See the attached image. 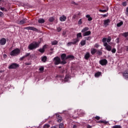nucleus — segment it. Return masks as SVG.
<instances>
[{"label":"nucleus","mask_w":128,"mask_h":128,"mask_svg":"<svg viewBox=\"0 0 128 128\" xmlns=\"http://www.w3.org/2000/svg\"><path fill=\"white\" fill-rule=\"evenodd\" d=\"M102 42L104 43V46H106L108 43L106 42V38H104L102 40Z\"/></svg>","instance_id":"obj_23"},{"label":"nucleus","mask_w":128,"mask_h":128,"mask_svg":"<svg viewBox=\"0 0 128 128\" xmlns=\"http://www.w3.org/2000/svg\"><path fill=\"white\" fill-rule=\"evenodd\" d=\"M123 76L125 80H128V70L125 71L123 73Z\"/></svg>","instance_id":"obj_9"},{"label":"nucleus","mask_w":128,"mask_h":128,"mask_svg":"<svg viewBox=\"0 0 128 128\" xmlns=\"http://www.w3.org/2000/svg\"><path fill=\"white\" fill-rule=\"evenodd\" d=\"M110 19H107L104 20V24L106 27L107 26H108V24H110Z\"/></svg>","instance_id":"obj_11"},{"label":"nucleus","mask_w":128,"mask_h":128,"mask_svg":"<svg viewBox=\"0 0 128 128\" xmlns=\"http://www.w3.org/2000/svg\"><path fill=\"white\" fill-rule=\"evenodd\" d=\"M80 44L82 46H84L86 44V40H82L80 42Z\"/></svg>","instance_id":"obj_31"},{"label":"nucleus","mask_w":128,"mask_h":128,"mask_svg":"<svg viewBox=\"0 0 128 128\" xmlns=\"http://www.w3.org/2000/svg\"><path fill=\"white\" fill-rule=\"evenodd\" d=\"M77 38H82V33L80 32L78 33L76 35Z\"/></svg>","instance_id":"obj_37"},{"label":"nucleus","mask_w":128,"mask_h":128,"mask_svg":"<svg viewBox=\"0 0 128 128\" xmlns=\"http://www.w3.org/2000/svg\"><path fill=\"white\" fill-rule=\"evenodd\" d=\"M62 30V28H60V27H58L57 28V31L58 32H60Z\"/></svg>","instance_id":"obj_46"},{"label":"nucleus","mask_w":128,"mask_h":128,"mask_svg":"<svg viewBox=\"0 0 128 128\" xmlns=\"http://www.w3.org/2000/svg\"><path fill=\"white\" fill-rule=\"evenodd\" d=\"M76 128V126L74 125V126H73V128Z\"/></svg>","instance_id":"obj_63"},{"label":"nucleus","mask_w":128,"mask_h":128,"mask_svg":"<svg viewBox=\"0 0 128 128\" xmlns=\"http://www.w3.org/2000/svg\"><path fill=\"white\" fill-rule=\"evenodd\" d=\"M20 54V50L17 48L12 50L10 53V55L12 56H18Z\"/></svg>","instance_id":"obj_2"},{"label":"nucleus","mask_w":128,"mask_h":128,"mask_svg":"<svg viewBox=\"0 0 128 128\" xmlns=\"http://www.w3.org/2000/svg\"><path fill=\"white\" fill-rule=\"evenodd\" d=\"M100 64L101 66H106L108 60L106 59L101 60H100Z\"/></svg>","instance_id":"obj_5"},{"label":"nucleus","mask_w":128,"mask_h":128,"mask_svg":"<svg viewBox=\"0 0 128 128\" xmlns=\"http://www.w3.org/2000/svg\"><path fill=\"white\" fill-rule=\"evenodd\" d=\"M96 52L98 56H102V52L100 50H98Z\"/></svg>","instance_id":"obj_34"},{"label":"nucleus","mask_w":128,"mask_h":128,"mask_svg":"<svg viewBox=\"0 0 128 128\" xmlns=\"http://www.w3.org/2000/svg\"><path fill=\"white\" fill-rule=\"evenodd\" d=\"M39 46H40V43L38 42H34L28 45V48L30 50H34L36 48H38Z\"/></svg>","instance_id":"obj_1"},{"label":"nucleus","mask_w":128,"mask_h":128,"mask_svg":"<svg viewBox=\"0 0 128 128\" xmlns=\"http://www.w3.org/2000/svg\"><path fill=\"white\" fill-rule=\"evenodd\" d=\"M54 18H53V17H51V18H49V21H50V22H54Z\"/></svg>","instance_id":"obj_48"},{"label":"nucleus","mask_w":128,"mask_h":128,"mask_svg":"<svg viewBox=\"0 0 128 128\" xmlns=\"http://www.w3.org/2000/svg\"><path fill=\"white\" fill-rule=\"evenodd\" d=\"M2 70H0V74L2 73Z\"/></svg>","instance_id":"obj_64"},{"label":"nucleus","mask_w":128,"mask_h":128,"mask_svg":"<svg viewBox=\"0 0 128 128\" xmlns=\"http://www.w3.org/2000/svg\"><path fill=\"white\" fill-rule=\"evenodd\" d=\"M92 128V126H90V125L87 126V128Z\"/></svg>","instance_id":"obj_59"},{"label":"nucleus","mask_w":128,"mask_h":128,"mask_svg":"<svg viewBox=\"0 0 128 128\" xmlns=\"http://www.w3.org/2000/svg\"><path fill=\"white\" fill-rule=\"evenodd\" d=\"M98 124H108V122L104 120H100L97 122Z\"/></svg>","instance_id":"obj_29"},{"label":"nucleus","mask_w":128,"mask_h":128,"mask_svg":"<svg viewBox=\"0 0 128 128\" xmlns=\"http://www.w3.org/2000/svg\"><path fill=\"white\" fill-rule=\"evenodd\" d=\"M103 16L106 18V16H108V14H104Z\"/></svg>","instance_id":"obj_62"},{"label":"nucleus","mask_w":128,"mask_h":128,"mask_svg":"<svg viewBox=\"0 0 128 128\" xmlns=\"http://www.w3.org/2000/svg\"><path fill=\"white\" fill-rule=\"evenodd\" d=\"M104 46H105L106 50H108V52H110V50H112V46H110L108 44L106 45H104Z\"/></svg>","instance_id":"obj_13"},{"label":"nucleus","mask_w":128,"mask_h":128,"mask_svg":"<svg viewBox=\"0 0 128 128\" xmlns=\"http://www.w3.org/2000/svg\"><path fill=\"white\" fill-rule=\"evenodd\" d=\"M98 46H100V45L98 44H96L94 45V47L96 48H98Z\"/></svg>","instance_id":"obj_52"},{"label":"nucleus","mask_w":128,"mask_h":128,"mask_svg":"<svg viewBox=\"0 0 128 128\" xmlns=\"http://www.w3.org/2000/svg\"><path fill=\"white\" fill-rule=\"evenodd\" d=\"M95 118H96V120H100V116H96L95 117Z\"/></svg>","instance_id":"obj_51"},{"label":"nucleus","mask_w":128,"mask_h":128,"mask_svg":"<svg viewBox=\"0 0 128 128\" xmlns=\"http://www.w3.org/2000/svg\"><path fill=\"white\" fill-rule=\"evenodd\" d=\"M112 52L113 54H116V48H113L112 50Z\"/></svg>","instance_id":"obj_47"},{"label":"nucleus","mask_w":128,"mask_h":128,"mask_svg":"<svg viewBox=\"0 0 128 128\" xmlns=\"http://www.w3.org/2000/svg\"><path fill=\"white\" fill-rule=\"evenodd\" d=\"M68 78H68V76H66L65 78H64V82H68Z\"/></svg>","instance_id":"obj_39"},{"label":"nucleus","mask_w":128,"mask_h":128,"mask_svg":"<svg viewBox=\"0 0 128 128\" xmlns=\"http://www.w3.org/2000/svg\"><path fill=\"white\" fill-rule=\"evenodd\" d=\"M54 60L55 64L56 65L60 64V58L58 56L55 57L54 58Z\"/></svg>","instance_id":"obj_4"},{"label":"nucleus","mask_w":128,"mask_h":128,"mask_svg":"<svg viewBox=\"0 0 128 128\" xmlns=\"http://www.w3.org/2000/svg\"><path fill=\"white\" fill-rule=\"evenodd\" d=\"M82 24V19H80L78 22V24Z\"/></svg>","instance_id":"obj_45"},{"label":"nucleus","mask_w":128,"mask_h":128,"mask_svg":"<svg viewBox=\"0 0 128 128\" xmlns=\"http://www.w3.org/2000/svg\"><path fill=\"white\" fill-rule=\"evenodd\" d=\"M4 56V58H6L7 56H6V54H4V56Z\"/></svg>","instance_id":"obj_58"},{"label":"nucleus","mask_w":128,"mask_h":128,"mask_svg":"<svg viewBox=\"0 0 128 128\" xmlns=\"http://www.w3.org/2000/svg\"><path fill=\"white\" fill-rule=\"evenodd\" d=\"M128 4H127V3H126V2H123L122 3V5L124 6H126V5H127Z\"/></svg>","instance_id":"obj_43"},{"label":"nucleus","mask_w":128,"mask_h":128,"mask_svg":"<svg viewBox=\"0 0 128 128\" xmlns=\"http://www.w3.org/2000/svg\"><path fill=\"white\" fill-rule=\"evenodd\" d=\"M60 22H66V16L64 15H62L60 18Z\"/></svg>","instance_id":"obj_12"},{"label":"nucleus","mask_w":128,"mask_h":128,"mask_svg":"<svg viewBox=\"0 0 128 128\" xmlns=\"http://www.w3.org/2000/svg\"><path fill=\"white\" fill-rule=\"evenodd\" d=\"M52 46H56V44H58V41L57 40H54L52 42Z\"/></svg>","instance_id":"obj_32"},{"label":"nucleus","mask_w":128,"mask_h":128,"mask_svg":"<svg viewBox=\"0 0 128 128\" xmlns=\"http://www.w3.org/2000/svg\"><path fill=\"white\" fill-rule=\"evenodd\" d=\"M44 128H50V125L48 124H45L44 126H43Z\"/></svg>","instance_id":"obj_30"},{"label":"nucleus","mask_w":128,"mask_h":128,"mask_svg":"<svg viewBox=\"0 0 128 128\" xmlns=\"http://www.w3.org/2000/svg\"><path fill=\"white\" fill-rule=\"evenodd\" d=\"M122 24H124V22L121 21L119 23L117 24L116 26L118 28H120V26H122Z\"/></svg>","instance_id":"obj_28"},{"label":"nucleus","mask_w":128,"mask_h":128,"mask_svg":"<svg viewBox=\"0 0 128 128\" xmlns=\"http://www.w3.org/2000/svg\"><path fill=\"white\" fill-rule=\"evenodd\" d=\"M97 50L96 48H91V54H96V52Z\"/></svg>","instance_id":"obj_19"},{"label":"nucleus","mask_w":128,"mask_h":128,"mask_svg":"<svg viewBox=\"0 0 128 128\" xmlns=\"http://www.w3.org/2000/svg\"><path fill=\"white\" fill-rule=\"evenodd\" d=\"M90 56V52H88L86 53V54L84 56V58L85 60H88Z\"/></svg>","instance_id":"obj_17"},{"label":"nucleus","mask_w":128,"mask_h":128,"mask_svg":"<svg viewBox=\"0 0 128 128\" xmlns=\"http://www.w3.org/2000/svg\"><path fill=\"white\" fill-rule=\"evenodd\" d=\"M30 56V53H26L24 56L25 58H28V56Z\"/></svg>","instance_id":"obj_42"},{"label":"nucleus","mask_w":128,"mask_h":128,"mask_svg":"<svg viewBox=\"0 0 128 128\" xmlns=\"http://www.w3.org/2000/svg\"><path fill=\"white\" fill-rule=\"evenodd\" d=\"M26 20H28V19H26V18H24L22 20H20V21L18 22V24H24L26 22Z\"/></svg>","instance_id":"obj_8"},{"label":"nucleus","mask_w":128,"mask_h":128,"mask_svg":"<svg viewBox=\"0 0 128 128\" xmlns=\"http://www.w3.org/2000/svg\"><path fill=\"white\" fill-rule=\"evenodd\" d=\"M18 64L16 63H12L10 66H8V68H9V70L16 69V68H18Z\"/></svg>","instance_id":"obj_3"},{"label":"nucleus","mask_w":128,"mask_h":128,"mask_svg":"<svg viewBox=\"0 0 128 128\" xmlns=\"http://www.w3.org/2000/svg\"><path fill=\"white\" fill-rule=\"evenodd\" d=\"M44 48H46V46H44L42 48H40L39 50H38V52H40L44 54Z\"/></svg>","instance_id":"obj_18"},{"label":"nucleus","mask_w":128,"mask_h":128,"mask_svg":"<svg viewBox=\"0 0 128 128\" xmlns=\"http://www.w3.org/2000/svg\"><path fill=\"white\" fill-rule=\"evenodd\" d=\"M126 14L128 16V7H127L126 8Z\"/></svg>","instance_id":"obj_49"},{"label":"nucleus","mask_w":128,"mask_h":128,"mask_svg":"<svg viewBox=\"0 0 128 128\" xmlns=\"http://www.w3.org/2000/svg\"><path fill=\"white\" fill-rule=\"evenodd\" d=\"M6 44V40L4 38H2L0 40V46H4Z\"/></svg>","instance_id":"obj_7"},{"label":"nucleus","mask_w":128,"mask_h":128,"mask_svg":"<svg viewBox=\"0 0 128 128\" xmlns=\"http://www.w3.org/2000/svg\"><path fill=\"white\" fill-rule=\"evenodd\" d=\"M72 44H74L72 42H69L67 44V46H72Z\"/></svg>","instance_id":"obj_41"},{"label":"nucleus","mask_w":128,"mask_h":128,"mask_svg":"<svg viewBox=\"0 0 128 128\" xmlns=\"http://www.w3.org/2000/svg\"><path fill=\"white\" fill-rule=\"evenodd\" d=\"M86 40H90V36H88V37H86Z\"/></svg>","instance_id":"obj_60"},{"label":"nucleus","mask_w":128,"mask_h":128,"mask_svg":"<svg viewBox=\"0 0 128 128\" xmlns=\"http://www.w3.org/2000/svg\"><path fill=\"white\" fill-rule=\"evenodd\" d=\"M47 58H46V56H44L42 57V61L43 62H46Z\"/></svg>","instance_id":"obj_21"},{"label":"nucleus","mask_w":128,"mask_h":128,"mask_svg":"<svg viewBox=\"0 0 128 128\" xmlns=\"http://www.w3.org/2000/svg\"><path fill=\"white\" fill-rule=\"evenodd\" d=\"M112 40V38H110V36L108 37V38L106 39L107 42H110Z\"/></svg>","instance_id":"obj_40"},{"label":"nucleus","mask_w":128,"mask_h":128,"mask_svg":"<svg viewBox=\"0 0 128 128\" xmlns=\"http://www.w3.org/2000/svg\"><path fill=\"white\" fill-rule=\"evenodd\" d=\"M24 58H26V57L24 56H23L20 58V60H24Z\"/></svg>","instance_id":"obj_50"},{"label":"nucleus","mask_w":128,"mask_h":128,"mask_svg":"<svg viewBox=\"0 0 128 128\" xmlns=\"http://www.w3.org/2000/svg\"><path fill=\"white\" fill-rule=\"evenodd\" d=\"M123 36H124V38H126V40H128V32L124 33L122 34Z\"/></svg>","instance_id":"obj_25"},{"label":"nucleus","mask_w":128,"mask_h":128,"mask_svg":"<svg viewBox=\"0 0 128 128\" xmlns=\"http://www.w3.org/2000/svg\"><path fill=\"white\" fill-rule=\"evenodd\" d=\"M72 4H75V5L77 4L76 3V2H72Z\"/></svg>","instance_id":"obj_57"},{"label":"nucleus","mask_w":128,"mask_h":128,"mask_svg":"<svg viewBox=\"0 0 128 128\" xmlns=\"http://www.w3.org/2000/svg\"><path fill=\"white\" fill-rule=\"evenodd\" d=\"M88 20L89 22H90V20H92V17H90L88 18Z\"/></svg>","instance_id":"obj_54"},{"label":"nucleus","mask_w":128,"mask_h":128,"mask_svg":"<svg viewBox=\"0 0 128 128\" xmlns=\"http://www.w3.org/2000/svg\"><path fill=\"white\" fill-rule=\"evenodd\" d=\"M4 16V13L2 12H0V18Z\"/></svg>","instance_id":"obj_53"},{"label":"nucleus","mask_w":128,"mask_h":128,"mask_svg":"<svg viewBox=\"0 0 128 128\" xmlns=\"http://www.w3.org/2000/svg\"><path fill=\"white\" fill-rule=\"evenodd\" d=\"M60 64H66V60H63V61L60 62Z\"/></svg>","instance_id":"obj_44"},{"label":"nucleus","mask_w":128,"mask_h":128,"mask_svg":"<svg viewBox=\"0 0 128 128\" xmlns=\"http://www.w3.org/2000/svg\"><path fill=\"white\" fill-rule=\"evenodd\" d=\"M66 31H64L62 34H63V36H66Z\"/></svg>","instance_id":"obj_55"},{"label":"nucleus","mask_w":128,"mask_h":128,"mask_svg":"<svg viewBox=\"0 0 128 128\" xmlns=\"http://www.w3.org/2000/svg\"><path fill=\"white\" fill-rule=\"evenodd\" d=\"M100 74H102V72H98L95 74L94 76H95L96 78H98V76H100Z\"/></svg>","instance_id":"obj_26"},{"label":"nucleus","mask_w":128,"mask_h":128,"mask_svg":"<svg viewBox=\"0 0 128 128\" xmlns=\"http://www.w3.org/2000/svg\"><path fill=\"white\" fill-rule=\"evenodd\" d=\"M92 34V32L90 31H86V32H84L83 33V36H90Z\"/></svg>","instance_id":"obj_16"},{"label":"nucleus","mask_w":128,"mask_h":128,"mask_svg":"<svg viewBox=\"0 0 128 128\" xmlns=\"http://www.w3.org/2000/svg\"><path fill=\"white\" fill-rule=\"evenodd\" d=\"M88 30H90V28L88 27H85L82 30V32H83V34L84 32H88Z\"/></svg>","instance_id":"obj_20"},{"label":"nucleus","mask_w":128,"mask_h":128,"mask_svg":"<svg viewBox=\"0 0 128 128\" xmlns=\"http://www.w3.org/2000/svg\"><path fill=\"white\" fill-rule=\"evenodd\" d=\"M66 54H63L61 55V60H66Z\"/></svg>","instance_id":"obj_15"},{"label":"nucleus","mask_w":128,"mask_h":128,"mask_svg":"<svg viewBox=\"0 0 128 128\" xmlns=\"http://www.w3.org/2000/svg\"><path fill=\"white\" fill-rule=\"evenodd\" d=\"M74 57L72 55H68L66 56V59L68 60V58H70L71 60H73Z\"/></svg>","instance_id":"obj_24"},{"label":"nucleus","mask_w":128,"mask_h":128,"mask_svg":"<svg viewBox=\"0 0 128 128\" xmlns=\"http://www.w3.org/2000/svg\"><path fill=\"white\" fill-rule=\"evenodd\" d=\"M108 8H107L106 10H99V12H108Z\"/></svg>","instance_id":"obj_27"},{"label":"nucleus","mask_w":128,"mask_h":128,"mask_svg":"<svg viewBox=\"0 0 128 128\" xmlns=\"http://www.w3.org/2000/svg\"><path fill=\"white\" fill-rule=\"evenodd\" d=\"M44 66H42L40 67L39 68V70H40V72H44Z\"/></svg>","instance_id":"obj_38"},{"label":"nucleus","mask_w":128,"mask_h":128,"mask_svg":"<svg viewBox=\"0 0 128 128\" xmlns=\"http://www.w3.org/2000/svg\"><path fill=\"white\" fill-rule=\"evenodd\" d=\"M24 30H34V32H38V29L32 26H28L24 28Z\"/></svg>","instance_id":"obj_6"},{"label":"nucleus","mask_w":128,"mask_h":128,"mask_svg":"<svg viewBox=\"0 0 128 128\" xmlns=\"http://www.w3.org/2000/svg\"><path fill=\"white\" fill-rule=\"evenodd\" d=\"M58 128H64V124L60 123L58 126Z\"/></svg>","instance_id":"obj_36"},{"label":"nucleus","mask_w":128,"mask_h":128,"mask_svg":"<svg viewBox=\"0 0 128 128\" xmlns=\"http://www.w3.org/2000/svg\"><path fill=\"white\" fill-rule=\"evenodd\" d=\"M0 10L3 12H8V10H6V8H2V7H1L0 8Z\"/></svg>","instance_id":"obj_35"},{"label":"nucleus","mask_w":128,"mask_h":128,"mask_svg":"<svg viewBox=\"0 0 128 128\" xmlns=\"http://www.w3.org/2000/svg\"><path fill=\"white\" fill-rule=\"evenodd\" d=\"M56 116L58 122H61L62 120V116H60V115L59 114H56Z\"/></svg>","instance_id":"obj_10"},{"label":"nucleus","mask_w":128,"mask_h":128,"mask_svg":"<svg viewBox=\"0 0 128 128\" xmlns=\"http://www.w3.org/2000/svg\"><path fill=\"white\" fill-rule=\"evenodd\" d=\"M80 42V39L78 38H76L75 39H74L72 40V44H78V42Z\"/></svg>","instance_id":"obj_14"},{"label":"nucleus","mask_w":128,"mask_h":128,"mask_svg":"<svg viewBox=\"0 0 128 128\" xmlns=\"http://www.w3.org/2000/svg\"><path fill=\"white\" fill-rule=\"evenodd\" d=\"M86 18H90V14H87V15H86Z\"/></svg>","instance_id":"obj_56"},{"label":"nucleus","mask_w":128,"mask_h":128,"mask_svg":"<svg viewBox=\"0 0 128 128\" xmlns=\"http://www.w3.org/2000/svg\"><path fill=\"white\" fill-rule=\"evenodd\" d=\"M38 22L39 24H44V18H40L38 20Z\"/></svg>","instance_id":"obj_22"},{"label":"nucleus","mask_w":128,"mask_h":128,"mask_svg":"<svg viewBox=\"0 0 128 128\" xmlns=\"http://www.w3.org/2000/svg\"><path fill=\"white\" fill-rule=\"evenodd\" d=\"M76 18V15H74V16H72V18Z\"/></svg>","instance_id":"obj_61"},{"label":"nucleus","mask_w":128,"mask_h":128,"mask_svg":"<svg viewBox=\"0 0 128 128\" xmlns=\"http://www.w3.org/2000/svg\"><path fill=\"white\" fill-rule=\"evenodd\" d=\"M112 128H122V126L120 125H115Z\"/></svg>","instance_id":"obj_33"}]
</instances>
